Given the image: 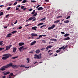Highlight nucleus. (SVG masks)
Here are the masks:
<instances>
[{
	"label": "nucleus",
	"instance_id": "nucleus-56",
	"mask_svg": "<svg viewBox=\"0 0 78 78\" xmlns=\"http://www.w3.org/2000/svg\"><path fill=\"white\" fill-rule=\"evenodd\" d=\"M33 10V9H29V11H31Z\"/></svg>",
	"mask_w": 78,
	"mask_h": 78
},
{
	"label": "nucleus",
	"instance_id": "nucleus-53",
	"mask_svg": "<svg viewBox=\"0 0 78 78\" xmlns=\"http://www.w3.org/2000/svg\"><path fill=\"white\" fill-rule=\"evenodd\" d=\"M17 2H21V1H22V0H17Z\"/></svg>",
	"mask_w": 78,
	"mask_h": 78
},
{
	"label": "nucleus",
	"instance_id": "nucleus-20",
	"mask_svg": "<svg viewBox=\"0 0 78 78\" xmlns=\"http://www.w3.org/2000/svg\"><path fill=\"white\" fill-rule=\"evenodd\" d=\"M34 17L33 16H32L28 20H32V19H34Z\"/></svg>",
	"mask_w": 78,
	"mask_h": 78
},
{
	"label": "nucleus",
	"instance_id": "nucleus-19",
	"mask_svg": "<svg viewBox=\"0 0 78 78\" xmlns=\"http://www.w3.org/2000/svg\"><path fill=\"white\" fill-rule=\"evenodd\" d=\"M12 35V34H7V37H10L11 36V35Z\"/></svg>",
	"mask_w": 78,
	"mask_h": 78
},
{
	"label": "nucleus",
	"instance_id": "nucleus-30",
	"mask_svg": "<svg viewBox=\"0 0 78 78\" xmlns=\"http://www.w3.org/2000/svg\"><path fill=\"white\" fill-rule=\"evenodd\" d=\"M61 51V49H58L56 51V53H59Z\"/></svg>",
	"mask_w": 78,
	"mask_h": 78
},
{
	"label": "nucleus",
	"instance_id": "nucleus-58",
	"mask_svg": "<svg viewBox=\"0 0 78 78\" xmlns=\"http://www.w3.org/2000/svg\"><path fill=\"white\" fill-rule=\"evenodd\" d=\"M49 55L51 56V55H53V53H49Z\"/></svg>",
	"mask_w": 78,
	"mask_h": 78
},
{
	"label": "nucleus",
	"instance_id": "nucleus-10",
	"mask_svg": "<svg viewBox=\"0 0 78 78\" xmlns=\"http://www.w3.org/2000/svg\"><path fill=\"white\" fill-rule=\"evenodd\" d=\"M23 48H25V47L22 46L20 48H19V49L20 50V51H22V49H23Z\"/></svg>",
	"mask_w": 78,
	"mask_h": 78
},
{
	"label": "nucleus",
	"instance_id": "nucleus-60",
	"mask_svg": "<svg viewBox=\"0 0 78 78\" xmlns=\"http://www.w3.org/2000/svg\"><path fill=\"white\" fill-rule=\"evenodd\" d=\"M61 33H62V34H65V33H64V32H62Z\"/></svg>",
	"mask_w": 78,
	"mask_h": 78
},
{
	"label": "nucleus",
	"instance_id": "nucleus-31",
	"mask_svg": "<svg viewBox=\"0 0 78 78\" xmlns=\"http://www.w3.org/2000/svg\"><path fill=\"white\" fill-rule=\"evenodd\" d=\"M17 58H19V56L14 57L12 58V59H16Z\"/></svg>",
	"mask_w": 78,
	"mask_h": 78
},
{
	"label": "nucleus",
	"instance_id": "nucleus-47",
	"mask_svg": "<svg viewBox=\"0 0 78 78\" xmlns=\"http://www.w3.org/2000/svg\"><path fill=\"white\" fill-rule=\"evenodd\" d=\"M17 23V20H16V21L14 23V24H16Z\"/></svg>",
	"mask_w": 78,
	"mask_h": 78
},
{
	"label": "nucleus",
	"instance_id": "nucleus-63",
	"mask_svg": "<svg viewBox=\"0 0 78 78\" xmlns=\"http://www.w3.org/2000/svg\"><path fill=\"white\" fill-rule=\"evenodd\" d=\"M36 20V18H34V19L32 20V21H35V20Z\"/></svg>",
	"mask_w": 78,
	"mask_h": 78
},
{
	"label": "nucleus",
	"instance_id": "nucleus-33",
	"mask_svg": "<svg viewBox=\"0 0 78 78\" xmlns=\"http://www.w3.org/2000/svg\"><path fill=\"white\" fill-rule=\"evenodd\" d=\"M27 63L30 62V59L29 58H27Z\"/></svg>",
	"mask_w": 78,
	"mask_h": 78
},
{
	"label": "nucleus",
	"instance_id": "nucleus-62",
	"mask_svg": "<svg viewBox=\"0 0 78 78\" xmlns=\"http://www.w3.org/2000/svg\"><path fill=\"white\" fill-rule=\"evenodd\" d=\"M17 7H18V8H20V5H18L17 6Z\"/></svg>",
	"mask_w": 78,
	"mask_h": 78
},
{
	"label": "nucleus",
	"instance_id": "nucleus-44",
	"mask_svg": "<svg viewBox=\"0 0 78 78\" xmlns=\"http://www.w3.org/2000/svg\"><path fill=\"white\" fill-rule=\"evenodd\" d=\"M43 36V35H39L38 37L39 38H40V37H42V36Z\"/></svg>",
	"mask_w": 78,
	"mask_h": 78
},
{
	"label": "nucleus",
	"instance_id": "nucleus-64",
	"mask_svg": "<svg viewBox=\"0 0 78 78\" xmlns=\"http://www.w3.org/2000/svg\"><path fill=\"white\" fill-rule=\"evenodd\" d=\"M36 20V18H34V19L32 20V21H35V20Z\"/></svg>",
	"mask_w": 78,
	"mask_h": 78
},
{
	"label": "nucleus",
	"instance_id": "nucleus-17",
	"mask_svg": "<svg viewBox=\"0 0 78 78\" xmlns=\"http://www.w3.org/2000/svg\"><path fill=\"white\" fill-rule=\"evenodd\" d=\"M10 49V48L8 46H7L6 47V50H9Z\"/></svg>",
	"mask_w": 78,
	"mask_h": 78
},
{
	"label": "nucleus",
	"instance_id": "nucleus-23",
	"mask_svg": "<svg viewBox=\"0 0 78 78\" xmlns=\"http://www.w3.org/2000/svg\"><path fill=\"white\" fill-rule=\"evenodd\" d=\"M69 20H66V21H64V23H69Z\"/></svg>",
	"mask_w": 78,
	"mask_h": 78
},
{
	"label": "nucleus",
	"instance_id": "nucleus-32",
	"mask_svg": "<svg viewBox=\"0 0 78 78\" xmlns=\"http://www.w3.org/2000/svg\"><path fill=\"white\" fill-rule=\"evenodd\" d=\"M3 41H0V45H3Z\"/></svg>",
	"mask_w": 78,
	"mask_h": 78
},
{
	"label": "nucleus",
	"instance_id": "nucleus-52",
	"mask_svg": "<svg viewBox=\"0 0 78 78\" xmlns=\"http://www.w3.org/2000/svg\"><path fill=\"white\" fill-rule=\"evenodd\" d=\"M24 8V6H21V9H23V8Z\"/></svg>",
	"mask_w": 78,
	"mask_h": 78
},
{
	"label": "nucleus",
	"instance_id": "nucleus-45",
	"mask_svg": "<svg viewBox=\"0 0 78 78\" xmlns=\"http://www.w3.org/2000/svg\"><path fill=\"white\" fill-rule=\"evenodd\" d=\"M22 27L21 26H20V27H19L18 29L19 30H20V29H22Z\"/></svg>",
	"mask_w": 78,
	"mask_h": 78
},
{
	"label": "nucleus",
	"instance_id": "nucleus-14",
	"mask_svg": "<svg viewBox=\"0 0 78 78\" xmlns=\"http://www.w3.org/2000/svg\"><path fill=\"white\" fill-rule=\"evenodd\" d=\"M31 36H37V35L34 33H32L31 34Z\"/></svg>",
	"mask_w": 78,
	"mask_h": 78
},
{
	"label": "nucleus",
	"instance_id": "nucleus-37",
	"mask_svg": "<svg viewBox=\"0 0 78 78\" xmlns=\"http://www.w3.org/2000/svg\"><path fill=\"white\" fill-rule=\"evenodd\" d=\"M3 14V12H1L0 13V16H2Z\"/></svg>",
	"mask_w": 78,
	"mask_h": 78
},
{
	"label": "nucleus",
	"instance_id": "nucleus-18",
	"mask_svg": "<svg viewBox=\"0 0 78 78\" xmlns=\"http://www.w3.org/2000/svg\"><path fill=\"white\" fill-rule=\"evenodd\" d=\"M36 53L38 54V53L40 52V50L38 49L36 50L35 51Z\"/></svg>",
	"mask_w": 78,
	"mask_h": 78
},
{
	"label": "nucleus",
	"instance_id": "nucleus-57",
	"mask_svg": "<svg viewBox=\"0 0 78 78\" xmlns=\"http://www.w3.org/2000/svg\"><path fill=\"white\" fill-rule=\"evenodd\" d=\"M30 24H27L25 26V27H28V26H29Z\"/></svg>",
	"mask_w": 78,
	"mask_h": 78
},
{
	"label": "nucleus",
	"instance_id": "nucleus-1",
	"mask_svg": "<svg viewBox=\"0 0 78 78\" xmlns=\"http://www.w3.org/2000/svg\"><path fill=\"white\" fill-rule=\"evenodd\" d=\"M13 65H12V63H10L9 64H7V65L3 66L1 67L0 69V71H4L6 70V69L9 68V67H13Z\"/></svg>",
	"mask_w": 78,
	"mask_h": 78
},
{
	"label": "nucleus",
	"instance_id": "nucleus-8",
	"mask_svg": "<svg viewBox=\"0 0 78 78\" xmlns=\"http://www.w3.org/2000/svg\"><path fill=\"white\" fill-rule=\"evenodd\" d=\"M53 47V46H52L51 45L47 46V47L46 48V50H46V51H47V50H48V48H51V47Z\"/></svg>",
	"mask_w": 78,
	"mask_h": 78
},
{
	"label": "nucleus",
	"instance_id": "nucleus-15",
	"mask_svg": "<svg viewBox=\"0 0 78 78\" xmlns=\"http://www.w3.org/2000/svg\"><path fill=\"white\" fill-rule=\"evenodd\" d=\"M10 73V72L9 71L7 72H6L5 73H4L3 74L4 75H8V74H9Z\"/></svg>",
	"mask_w": 78,
	"mask_h": 78
},
{
	"label": "nucleus",
	"instance_id": "nucleus-42",
	"mask_svg": "<svg viewBox=\"0 0 78 78\" xmlns=\"http://www.w3.org/2000/svg\"><path fill=\"white\" fill-rule=\"evenodd\" d=\"M45 48H42L41 49V50H42L43 51H44V50H45Z\"/></svg>",
	"mask_w": 78,
	"mask_h": 78
},
{
	"label": "nucleus",
	"instance_id": "nucleus-24",
	"mask_svg": "<svg viewBox=\"0 0 78 78\" xmlns=\"http://www.w3.org/2000/svg\"><path fill=\"white\" fill-rule=\"evenodd\" d=\"M44 23H40L37 25V26H40V25H42L44 24Z\"/></svg>",
	"mask_w": 78,
	"mask_h": 78
},
{
	"label": "nucleus",
	"instance_id": "nucleus-21",
	"mask_svg": "<svg viewBox=\"0 0 78 78\" xmlns=\"http://www.w3.org/2000/svg\"><path fill=\"white\" fill-rule=\"evenodd\" d=\"M12 75H13V73H10V75H9V78H11V76H12Z\"/></svg>",
	"mask_w": 78,
	"mask_h": 78
},
{
	"label": "nucleus",
	"instance_id": "nucleus-51",
	"mask_svg": "<svg viewBox=\"0 0 78 78\" xmlns=\"http://www.w3.org/2000/svg\"><path fill=\"white\" fill-rule=\"evenodd\" d=\"M27 47L25 48H23V50H27Z\"/></svg>",
	"mask_w": 78,
	"mask_h": 78
},
{
	"label": "nucleus",
	"instance_id": "nucleus-12",
	"mask_svg": "<svg viewBox=\"0 0 78 78\" xmlns=\"http://www.w3.org/2000/svg\"><path fill=\"white\" fill-rule=\"evenodd\" d=\"M24 44H25L24 43H19V46H22V45H24Z\"/></svg>",
	"mask_w": 78,
	"mask_h": 78
},
{
	"label": "nucleus",
	"instance_id": "nucleus-6",
	"mask_svg": "<svg viewBox=\"0 0 78 78\" xmlns=\"http://www.w3.org/2000/svg\"><path fill=\"white\" fill-rule=\"evenodd\" d=\"M19 67V65H13V68H15V69H17V68H18V67Z\"/></svg>",
	"mask_w": 78,
	"mask_h": 78
},
{
	"label": "nucleus",
	"instance_id": "nucleus-50",
	"mask_svg": "<svg viewBox=\"0 0 78 78\" xmlns=\"http://www.w3.org/2000/svg\"><path fill=\"white\" fill-rule=\"evenodd\" d=\"M11 9V7H8L7 9V10H9V9Z\"/></svg>",
	"mask_w": 78,
	"mask_h": 78
},
{
	"label": "nucleus",
	"instance_id": "nucleus-29",
	"mask_svg": "<svg viewBox=\"0 0 78 78\" xmlns=\"http://www.w3.org/2000/svg\"><path fill=\"white\" fill-rule=\"evenodd\" d=\"M25 67V66L23 65H21L20 66V67Z\"/></svg>",
	"mask_w": 78,
	"mask_h": 78
},
{
	"label": "nucleus",
	"instance_id": "nucleus-26",
	"mask_svg": "<svg viewBox=\"0 0 78 78\" xmlns=\"http://www.w3.org/2000/svg\"><path fill=\"white\" fill-rule=\"evenodd\" d=\"M45 19H46V17H45L44 18H43L40 20V21H44V20H45Z\"/></svg>",
	"mask_w": 78,
	"mask_h": 78
},
{
	"label": "nucleus",
	"instance_id": "nucleus-54",
	"mask_svg": "<svg viewBox=\"0 0 78 78\" xmlns=\"http://www.w3.org/2000/svg\"><path fill=\"white\" fill-rule=\"evenodd\" d=\"M8 47H12V45L10 44V45H9Z\"/></svg>",
	"mask_w": 78,
	"mask_h": 78
},
{
	"label": "nucleus",
	"instance_id": "nucleus-59",
	"mask_svg": "<svg viewBox=\"0 0 78 78\" xmlns=\"http://www.w3.org/2000/svg\"><path fill=\"white\" fill-rule=\"evenodd\" d=\"M51 51V50H49V51H48V53H50Z\"/></svg>",
	"mask_w": 78,
	"mask_h": 78
},
{
	"label": "nucleus",
	"instance_id": "nucleus-7",
	"mask_svg": "<svg viewBox=\"0 0 78 78\" xmlns=\"http://www.w3.org/2000/svg\"><path fill=\"white\" fill-rule=\"evenodd\" d=\"M13 50L12 51V52L13 53H16V50H17V48H16L13 47Z\"/></svg>",
	"mask_w": 78,
	"mask_h": 78
},
{
	"label": "nucleus",
	"instance_id": "nucleus-11",
	"mask_svg": "<svg viewBox=\"0 0 78 78\" xmlns=\"http://www.w3.org/2000/svg\"><path fill=\"white\" fill-rule=\"evenodd\" d=\"M23 48H25V47L22 46L20 48H19V49L20 50V51H22V49H23Z\"/></svg>",
	"mask_w": 78,
	"mask_h": 78
},
{
	"label": "nucleus",
	"instance_id": "nucleus-27",
	"mask_svg": "<svg viewBox=\"0 0 78 78\" xmlns=\"http://www.w3.org/2000/svg\"><path fill=\"white\" fill-rule=\"evenodd\" d=\"M27 2V1L26 0H24L22 2V3H26Z\"/></svg>",
	"mask_w": 78,
	"mask_h": 78
},
{
	"label": "nucleus",
	"instance_id": "nucleus-3",
	"mask_svg": "<svg viewBox=\"0 0 78 78\" xmlns=\"http://www.w3.org/2000/svg\"><path fill=\"white\" fill-rule=\"evenodd\" d=\"M42 53H40L39 55H37L35 54L34 55V59H41L42 58Z\"/></svg>",
	"mask_w": 78,
	"mask_h": 78
},
{
	"label": "nucleus",
	"instance_id": "nucleus-9",
	"mask_svg": "<svg viewBox=\"0 0 78 78\" xmlns=\"http://www.w3.org/2000/svg\"><path fill=\"white\" fill-rule=\"evenodd\" d=\"M44 9V8H42V7H39L38 9H37V10H38V11H40V10H43Z\"/></svg>",
	"mask_w": 78,
	"mask_h": 78
},
{
	"label": "nucleus",
	"instance_id": "nucleus-38",
	"mask_svg": "<svg viewBox=\"0 0 78 78\" xmlns=\"http://www.w3.org/2000/svg\"><path fill=\"white\" fill-rule=\"evenodd\" d=\"M17 4V2H16L15 3L13 4V5H16Z\"/></svg>",
	"mask_w": 78,
	"mask_h": 78
},
{
	"label": "nucleus",
	"instance_id": "nucleus-39",
	"mask_svg": "<svg viewBox=\"0 0 78 78\" xmlns=\"http://www.w3.org/2000/svg\"><path fill=\"white\" fill-rule=\"evenodd\" d=\"M62 16H59L57 17V18H62Z\"/></svg>",
	"mask_w": 78,
	"mask_h": 78
},
{
	"label": "nucleus",
	"instance_id": "nucleus-4",
	"mask_svg": "<svg viewBox=\"0 0 78 78\" xmlns=\"http://www.w3.org/2000/svg\"><path fill=\"white\" fill-rule=\"evenodd\" d=\"M55 26H56L55 25L53 24L51 27H48V30H50L53 29V28H54L55 27Z\"/></svg>",
	"mask_w": 78,
	"mask_h": 78
},
{
	"label": "nucleus",
	"instance_id": "nucleus-46",
	"mask_svg": "<svg viewBox=\"0 0 78 78\" xmlns=\"http://www.w3.org/2000/svg\"><path fill=\"white\" fill-rule=\"evenodd\" d=\"M3 49H4V48H0V51H1V50H3Z\"/></svg>",
	"mask_w": 78,
	"mask_h": 78
},
{
	"label": "nucleus",
	"instance_id": "nucleus-61",
	"mask_svg": "<svg viewBox=\"0 0 78 78\" xmlns=\"http://www.w3.org/2000/svg\"><path fill=\"white\" fill-rule=\"evenodd\" d=\"M16 10H19V8H18L17 7L16 8Z\"/></svg>",
	"mask_w": 78,
	"mask_h": 78
},
{
	"label": "nucleus",
	"instance_id": "nucleus-2",
	"mask_svg": "<svg viewBox=\"0 0 78 78\" xmlns=\"http://www.w3.org/2000/svg\"><path fill=\"white\" fill-rule=\"evenodd\" d=\"M2 56L4 57L2 58L3 60H6L8 58H9L10 56H11V55L9 54H6L3 55Z\"/></svg>",
	"mask_w": 78,
	"mask_h": 78
},
{
	"label": "nucleus",
	"instance_id": "nucleus-25",
	"mask_svg": "<svg viewBox=\"0 0 78 78\" xmlns=\"http://www.w3.org/2000/svg\"><path fill=\"white\" fill-rule=\"evenodd\" d=\"M69 39H70V37H67V38H65V39H64V40H69Z\"/></svg>",
	"mask_w": 78,
	"mask_h": 78
},
{
	"label": "nucleus",
	"instance_id": "nucleus-41",
	"mask_svg": "<svg viewBox=\"0 0 78 78\" xmlns=\"http://www.w3.org/2000/svg\"><path fill=\"white\" fill-rule=\"evenodd\" d=\"M30 2L32 3H33V2H36V1H33V0H31Z\"/></svg>",
	"mask_w": 78,
	"mask_h": 78
},
{
	"label": "nucleus",
	"instance_id": "nucleus-55",
	"mask_svg": "<svg viewBox=\"0 0 78 78\" xmlns=\"http://www.w3.org/2000/svg\"><path fill=\"white\" fill-rule=\"evenodd\" d=\"M33 53V51H31L29 52L30 53Z\"/></svg>",
	"mask_w": 78,
	"mask_h": 78
},
{
	"label": "nucleus",
	"instance_id": "nucleus-35",
	"mask_svg": "<svg viewBox=\"0 0 78 78\" xmlns=\"http://www.w3.org/2000/svg\"><path fill=\"white\" fill-rule=\"evenodd\" d=\"M46 26V25H44L40 27L41 28H43V27H45Z\"/></svg>",
	"mask_w": 78,
	"mask_h": 78
},
{
	"label": "nucleus",
	"instance_id": "nucleus-43",
	"mask_svg": "<svg viewBox=\"0 0 78 78\" xmlns=\"http://www.w3.org/2000/svg\"><path fill=\"white\" fill-rule=\"evenodd\" d=\"M70 17V16H69L66 18V19H69Z\"/></svg>",
	"mask_w": 78,
	"mask_h": 78
},
{
	"label": "nucleus",
	"instance_id": "nucleus-13",
	"mask_svg": "<svg viewBox=\"0 0 78 78\" xmlns=\"http://www.w3.org/2000/svg\"><path fill=\"white\" fill-rule=\"evenodd\" d=\"M32 30H35V31L37 30L36 28H37V27H32Z\"/></svg>",
	"mask_w": 78,
	"mask_h": 78
},
{
	"label": "nucleus",
	"instance_id": "nucleus-49",
	"mask_svg": "<svg viewBox=\"0 0 78 78\" xmlns=\"http://www.w3.org/2000/svg\"><path fill=\"white\" fill-rule=\"evenodd\" d=\"M9 16V14H8V15H6L5 17H6V18H7L8 17V16Z\"/></svg>",
	"mask_w": 78,
	"mask_h": 78
},
{
	"label": "nucleus",
	"instance_id": "nucleus-5",
	"mask_svg": "<svg viewBox=\"0 0 78 78\" xmlns=\"http://www.w3.org/2000/svg\"><path fill=\"white\" fill-rule=\"evenodd\" d=\"M35 10H34L33 11V12L31 13V14H33V15H32L33 16H37V12H35ZM34 13H35V14H34Z\"/></svg>",
	"mask_w": 78,
	"mask_h": 78
},
{
	"label": "nucleus",
	"instance_id": "nucleus-16",
	"mask_svg": "<svg viewBox=\"0 0 78 78\" xmlns=\"http://www.w3.org/2000/svg\"><path fill=\"white\" fill-rule=\"evenodd\" d=\"M36 41H33L32 43H31L30 45H34V44H36Z\"/></svg>",
	"mask_w": 78,
	"mask_h": 78
},
{
	"label": "nucleus",
	"instance_id": "nucleus-48",
	"mask_svg": "<svg viewBox=\"0 0 78 78\" xmlns=\"http://www.w3.org/2000/svg\"><path fill=\"white\" fill-rule=\"evenodd\" d=\"M54 41L55 42H56V41H57V40H56V39H54Z\"/></svg>",
	"mask_w": 78,
	"mask_h": 78
},
{
	"label": "nucleus",
	"instance_id": "nucleus-36",
	"mask_svg": "<svg viewBox=\"0 0 78 78\" xmlns=\"http://www.w3.org/2000/svg\"><path fill=\"white\" fill-rule=\"evenodd\" d=\"M67 36H69V34H65L64 35L65 37H66Z\"/></svg>",
	"mask_w": 78,
	"mask_h": 78
},
{
	"label": "nucleus",
	"instance_id": "nucleus-22",
	"mask_svg": "<svg viewBox=\"0 0 78 78\" xmlns=\"http://www.w3.org/2000/svg\"><path fill=\"white\" fill-rule=\"evenodd\" d=\"M59 21H60V20H56V21H54V23H58V22H59Z\"/></svg>",
	"mask_w": 78,
	"mask_h": 78
},
{
	"label": "nucleus",
	"instance_id": "nucleus-40",
	"mask_svg": "<svg viewBox=\"0 0 78 78\" xmlns=\"http://www.w3.org/2000/svg\"><path fill=\"white\" fill-rule=\"evenodd\" d=\"M67 47V45H66L64 48H63V50H65V49Z\"/></svg>",
	"mask_w": 78,
	"mask_h": 78
},
{
	"label": "nucleus",
	"instance_id": "nucleus-34",
	"mask_svg": "<svg viewBox=\"0 0 78 78\" xmlns=\"http://www.w3.org/2000/svg\"><path fill=\"white\" fill-rule=\"evenodd\" d=\"M64 46L65 45H64L63 46H62V47H61V48H59V50H60V49H63L64 47Z\"/></svg>",
	"mask_w": 78,
	"mask_h": 78
},
{
	"label": "nucleus",
	"instance_id": "nucleus-28",
	"mask_svg": "<svg viewBox=\"0 0 78 78\" xmlns=\"http://www.w3.org/2000/svg\"><path fill=\"white\" fill-rule=\"evenodd\" d=\"M17 33V31L15 30L11 32L12 34H14V33Z\"/></svg>",
	"mask_w": 78,
	"mask_h": 78
}]
</instances>
